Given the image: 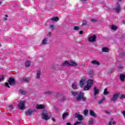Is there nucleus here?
<instances>
[{
    "label": "nucleus",
    "instance_id": "obj_1",
    "mask_svg": "<svg viewBox=\"0 0 125 125\" xmlns=\"http://www.w3.org/2000/svg\"><path fill=\"white\" fill-rule=\"evenodd\" d=\"M94 83V80L92 79H89L87 81L86 85L84 87V90H89L91 88V86Z\"/></svg>",
    "mask_w": 125,
    "mask_h": 125
},
{
    "label": "nucleus",
    "instance_id": "obj_2",
    "mask_svg": "<svg viewBox=\"0 0 125 125\" xmlns=\"http://www.w3.org/2000/svg\"><path fill=\"white\" fill-rule=\"evenodd\" d=\"M84 93L83 92H81L78 96L76 97V101L77 102H80L81 100H83V101H85L86 100V98L83 96Z\"/></svg>",
    "mask_w": 125,
    "mask_h": 125
},
{
    "label": "nucleus",
    "instance_id": "obj_3",
    "mask_svg": "<svg viewBox=\"0 0 125 125\" xmlns=\"http://www.w3.org/2000/svg\"><path fill=\"white\" fill-rule=\"evenodd\" d=\"M86 83V78L85 77H83L81 79L79 85L81 87H84L85 86V84Z\"/></svg>",
    "mask_w": 125,
    "mask_h": 125
},
{
    "label": "nucleus",
    "instance_id": "obj_4",
    "mask_svg": "<svg viewBox=\"0 0 125 125\" xmlns=\"http://www.w3.org/2000/svg\"><path fill=\"white\" fill-rule=\"evenodd\" d=\"M119 96H120V93H116L115 94H114L112 96V98L110 99V101L111 102H116V101L118 100Z\"/></svg>",
    "mask_w": 125,
    "mask_h": 125
},
{
    "label": "nucleus",
    "instance_id": "obj_5",
    "mask_svg": "<svg viewBox=\"0 0 125 125\" xmlns=\"http://www.w3.org/2000/svg\"><path fill=\"white\" fill-rule=\"evenodd\" d=\"M42 118L46 121L50 119V115H48L47 111H44L42 114Z\"/></svg>",
    "mask_w": 125,
    "mask_h": 125
},
{
    "label": "nucleus",
    "instance_id": "obj_6",
    "mask_svg": "<svg viewBox=\"0 0 125 125\" xmlns=\"http://www.w3.org/2000/svg\"><path fill=\"white\" fill-rule=\"evenodd\" d=\"M96 39H97V36L96 35H93L89 37L88 42H96Z\"/></svg>",
    "mask_w": 125,
    "mask_h": 125
},
{
    "label": "nucleus",
    "instance_id": "obj_7",
    "mask_svg": "<svg viewBox=\"0 0 125 125\" xmlns=\"http://www.w3.org/2000/svg\"><path fill=\"white\" fill-rule=\"evenodd\" d=\"M35 112V110L34 109H28L25 112V115L26 116H31V115H33L34 112Z\"/></svg>",
    "mask_w": 125,
    "mask_h": 125
},
{
    "label": "nucleus",
    "instance_id": "obj_8",
    "mask_svg": "<svg viewBox=\"0 0 125 125\" xmlns=\"http://www.w3.org/2000/svg\"><path fill=\"white\" fill-rule=\"evenodd\" d=\"M19 107L21 110L25 109V101H21L19 104Z\"/></svg>",
    "mask_w": 125,
    "mask_h": 125
},
{
    "label": "nucleus",
    "instance_id": "obj_9",
    "mask_svg": "<svg viewBox=\"0 0 125 125\" xmlns=\"http://www.w3.org/2000/svg\"><path fill=\"white\" fill-rule=\"evenodd\" d=\"M71 61H65L62 63V66L65 67V66H70Z\"/></svg>",
    "mask_w": 125,
    "mask_h": 125
},
{
    "label": "nucleus",
    "instance_id": "obj_10",
    "mask_svg": "<svg viewBox=\"0 0 125 125\" xmlns=\"http://www.w3.org/2000/svg\"><path fill=\"white\" fill-rule=\"evenodd\" d=\"M93 90H94L93 91L94 95L95 96H96V95L99 93V88H98V87L96 86H94L93 88Z\"/></svg>",
    "mask_w": 125,
    "mask_h": 125
},
{
    "label": "nucleus",
    "instance_id": "obj_11",
    "mask_svg": "<svg viewBox=\"0 0 125 125\" xmlns=\"http://www.w3.org/2000/svg\"><path fill=\"white\" fill-rule=\"evenodd\" d=\"M114 10L116 13H119V12L121 11V5H120L119 4H117L114 9Z\"/></svg>",
    "mask_w": 125,
    "mask_h": 125
},
{
    "label": "nucleus",
    "instance_id": "obj_12",
    "mask_svg": "<svg viewBox=\"0 0 125 125\" xmlns=\"http://www.w3.org/2000/svg\"><path fill=\"white\" fill-rule=\"evenodd\" d=\"M74 117H75V118H78L79 121H82V120L83 119V117L82 115L79 114L78 113L75 114L74 115Z\"/></svg>",
    "mask_w": 125,
    "mask_h": 125
},
{
    "label": "nucleus",
    "instance_id": "obj_13",
    "mask_svg": "<svg viewBox=\"0 0 125 125\" xmlns=\"http://www.w3.org/2000/svg\"><path fill=\"white\" fill-rule=\"evenodd\" d=\"M118 26L116 25L115 24H112L110 25V29L112 31H117L118 30Z\"/></svg>",
    "mask_w": 125,
    "mask_h": 125
},
{
    "label": "nucleus",
    "instance_id": "obj_14",
    "mask_svg": "<svg viewBox=\"0 0 125 125\" xmlns=\"http://www.w3.org/2000/svg\"><path fill=\"white\" fill-rule=\"evenodd\" d=\"M102 52H109L110 51V49L108 47H103L102 48Z\"/></svg>",
    "mask_w": 125,
    "mask_h": 125
},
{
    "label": "nucleus",
    "instance_id": "obj_15",
    "mask_svg": "<svg viewBox=\"0 0 125 125\" xmlns=\"http://www.w3.org/2000/svg\"><path fill=\"white\" fill-rule=\"evenodd\" d=\"M36 107V109H44L45 105L43 104H37Z\"/></svg>",
    "mask_w": 125,
    "mask_h": 125
},
{
    "label": "nucleus",
    "instance_id": "obj_16",
    "mask_svg": "<svg viewBox=\"0 0 125 125\" xmlns=\"http://www.w3.org/2000/svg\"><path fill=\"white\" fill-rule=\"evenodd\" d=\"M91 64H93V65H97V66H99V65H100V62H99V61H96V60L92 61L91 62Z\"/></svg>",
    "mask_w": 125,
    "mask_h": 125
},
{
    "label": "nucleus",
    "instance_id": "obj_17",
    "mask_svg": "<svg viewBox=\"0 0 125 125\" xmlns=\"http://www.w3.org/2000/svg\"><path fill=\"white\" fill-rule=\"evenodd\" d=\"M89 114L90 116H92V117H94L95 118L97 117V114H96V113H95V112H94L92 110H90Z\"/></svg>",
    "mask_w": 125,
    "mask_h": 125
},
{
    "label": "nucleus",
    "instance_id": "obj_18",
    "mask_svg": "<svg viewBox=\"0 0 125 125\" xmlns=\"http://www.w3.org/2000/svg\"><path fill=\"white\" fill-rule=\"evenodd\" d=\"M41 69H38L37 70V79H40V77H41Z\"/></svg>",
    "mask_w": 125,
    "mask_h": 125
},
{
    "label": "nucleus",
    "instance_id": "obj_19",
    "mask_svg": "<svg viewBox=\"0 0 125 125\" xmlns=\"http://www.w3.org/2000/svg\"><path fill=\"white\" fill-rule=\"evenodd\" d=\"M119 79L121 82H125V74H120L119 76Z\"/></svg>",
    "mask_w": 125,
    "mask_h": 125
},
{
    "label": "nucleus",
    "instance_id": "obj_20",
    "mask_svg": "<svg viewBox=\"0 0 125 125\" xmlns=\"http://www.w3.org/2000/svg\"><path fill=\"white\" fill-rule=\"evenodd\" d=\"M9 84H11V85L14 84V83H15V80H14V79L10 78L9 80Z\"/></svg>",
    "mask_w": 125,
    "mask_h": 125
},
{
    "label": "nucleus",
    "instance_id": "obj_21",
    "mask_svg": "<svg viewBox=\"0 0 125 125\" xmlns=\"http://www.w3.org/2000/svg\"><path fill=\"white\" fill-rule=\"evenodd\" d=\"M70 66H73V67H77V66H78V63L75 62L70 61Z\"/></svg>",
    "mask_w": 125,
    "mask_h": 125
},
{
    "label": "nucleus",
    "instance_id": "obj_22",
    "mask_svg": "<svg viewBox=\"0 0 125 125\" xmlns=\"http://www.w3.org/2000/svg\"><path fill=\"white\" fill-rule=\"evenodd\" d=\"M25 67H30L31 66V61H26L25 62Z\"/></svg>",
    "mask_w": 125,
    "mask_h": 125
},
{
    "label": "nucleus",
    "instance_id": "obj_23",
    "mask_svg": "<svg viewBox=\"0 0 125 125\" xmlns=\"http://www.w3.org/2000/svg\"><path fill=\"white\" fill-rule=\"evenodd\" d=\"M103 93L104 95H108L110 92H109V91H108V89H107V88H105L104 89Z\"/></svg>",
    "mask_w": 125,
    "mask_h": 125
},
{
    "label": "nucleus",
    "instance_id": "obj_24",
    "mask_svg": "<svg viewBox=\"0 0 125 125\" xmlns=\"http://www.w3.org/2000/svg\"><path fill=\"white\" fill-rule=\"evenodd\" d=\"M69 115V113H68V112H65L64 113H63V114L62 115V119L63 120H65V119H66V117Z\"/></svg>",
    "mask_w": 125,
    "mask_h": 125
},
{
    "label": "nucleus",
    "instance_id": "obj_25",
    "mask_svg": "<svg viewBox=\"0 0 125 125\" xmlns=\"http://www.w3.org/2000/svg\"><path fill=\"white\" fill-rule=\"evenodd\" d=\"M52 21H55L57 22V21H59V18L56 17L52 18Z\"/></svg>",
    "mask_w": 125,
    "mask_h": 125
},
{
    "label": "nucleus",
    "instance_id": "obj_26",
    "mask_svg": "<svg viewBox=\"0 0 125 125\" xmlns=\"http://www.w3.org/2000/svg\"><path fill=\"white\" fill-rule=\"evenodd\" d=\"M77 85L78 84H77V83H73L72 85V88H73V89H77Z\"/></svg>",
    "mask_w": 125,
    "mask_h": 125
},
{
    "label": "nucleus",
    "instance_id": "obj_27",
    "mask_svg": "<svg viewBox=\"0 0 125 125\" xmlns=\"http://www.w3.org/2000/svg\"><path fill=\"white\" fill-rule=\"evenodd\" d=\"M104 100H105V97H104L102 98V99L98 102V104H102V103H103V102H104Z\"/></svg>",
    "mask_w": 125,
    "mask_h": 125
},
{
    "label": "nucleus",
    "instance_id": "obj_28",
    "mask_svg": "<svg viewBox=\"0 0 125 125\" xmlns=\"http://www.w3.org/2000/svg\"><path fill=\"white\" fill-rule=\"evenodd\" d=\"M47 43V39H44L42 41V44H46Z\"/></svg>",
    "mask_w": 125,
    "mask_h": 125
},
{
    "label": "nucleus",
    "instance_id": "obj_29",
    "mask_svg": "<svg viewBox=\"0 0 125 125\" xmlns=\"http://www.w3.org/2000/svg\"><path fill=\"white\" fill-rule=\"evenodd\" d=\"M71 93L73 96H77L78 95V92L76 91H71Z\"/></svg>",
    "mask_w": 125,
    "mask_h": 125
},
{
    "label": "nucleus",
    "instance_id": "obj_30",
    "mask_svg": "<svg viewBox=\"0 0 125 125\" xmlns=\"http://www.w3.org/2000/svg\"><path fill=\"white\" fill-rule=\"evenodd\" d=\"M20 93H21V94H22V95H25V94H26V92L23 90H20Z\"/></svg>",
    "mask_w": 125,
    "mask_h": 125
},
{
    "label": "nucleus",
    "instance_id": "obj_31",
    "mask_svg": "<svg viewBox=\"0 0 125 125\" xmlns=\"http://www.w3.org/2000/svg\"><path fill=\"white\" fill-rule=\"evenodd\" d=\"M84 25H87V21L84 20L83 21L82 26H84Z\"/></svg>",
    "mask_w": 125,
    "mask_h": 125
},
{
    "label": "nucleus",
    "instance_id": "obj_32",
    "mask_svg": "<svg viewBox=\"0 0 125 125\" xmlns=\"http://www.w3.org/2000/svg\"><path fill=\"white\" fill-rule=\"evenodd\" d=\"M45 94H52V92L50 91H46L44 92Z\"/></svg>",
    "mask_w": 125,
    "mask_h": 125
},
{
    "label": "nucleus",
    "instance_id": "obj_33",
    "mask_svg": "<svg viewBox=\"0 0 125 125\" xmlns=\"http://www.w3.org/2000/svg\"><path fill=\"white\" fill-rule=\"evenodd\" d=\"M120 99H125V94H122L120 96Z\"/></svg>",
    "mask_w": 125,
    "mask_h": 125
},
{
    "label": "nucleus",
    "instance_id": "obj_34",
    "mask_svg": "<svg viewBox=\"0 0 125 125\" xmlns=\"http://www.w3.org/2000/svg\"><path fill=\"white\" fill-rule=\"evenodd\" d=\"M94 123V120L93 119H91L89 121V124L90 125H93Z\"/></svg>",
    "mask_w": 125,
    "mask_h": 125
},
{
    "label": "nucleus",
    "instance_id": "obj_35",
    "mask_svg": "<svg viewBox=\"0 0 125 125\" xmlns=\"http://www.w3.org/2000/svg\"><path fill=\"white\" fill-rule=\"evenodd\" d=\"M28 81H29V79L26 78H23L21 80V82H28Z\"/></svg>",
    "mask_w": 125,
    "mask_h": 125
},
{
    "label": "nucleus",
    "instance_id": "obj_36",
    "mask_svg": "<svg viewBox=\"0 0 125 125\" xmlns=\"http://www.w3.org/2000/svg\"><path fill=\"white\" fill-rule=\"evenodd\" d=\"M50 28L52 29V30H53V29H55V25H53V24H51L50 26Z\"/></svg>",
    "mask_w": 125,
    "mask_h": 125
},
{
    "label": "nucleus",
    "instance_id": "obj_37",
    "mask_svg": "<svg viewBox=\"0 0 125 125\" xmlns=\"http://www.w3.org/2000/svg\"><path fill=\"white\" fill-rule=\"evenodd\" d=\"M91 22H92L93 23H95V22L97 21V20L94 19H91Z\"/></svg>",
    "mask_w": 125,
    "mask_h": 125
},
{
    "label": "nucleus",
    "instance_id": "obj_38",
    "mask_svg": "<svg viewBox=\"0 0 125 125\" xmlns=\"http://www.w3.org/2000/svg\"><path fill=\"white\" fill-rule=\"evenodd\" d=\"M79 29H80V27H79V26H75L74 27V30H75V31H78V30H79Z\"/></svg>",
    "mask_w": 125,
    "mask_h": 125
},
{
    "label": "nucleus",
    "instance_id": "obj_39",
    "mask_svg": "<svg viewBox=\"0 0 125 125\" xmlns=\"http://www.w3.org/2000/svg\"><path fill=\"white\" fill-rule=\"evenodd\" d=\"M3 80H4V76H2L1 78H0V82H3Z\"/></svg>",
    "mask_w": 125,
    "mask_h": 125
},
{
    "label": "nucleus",
    "instance_id": "obj_40",
    "mask_svg": "<svg viewBox=\"0 0 125 125\" xmlns=\"http://www.w3.org/2000/svg\"><path fill=\"white\" fill-rule=\"evenodd\" d=\"M9 108L10 110H12V109H14V106L12 105H11L9 106Z\"/></svg>",
    "mask_w": 125,
    "mask_h": 125
},
{
    "label": "nucleus",
    "instance_id": "obj_41",
    "mask_svg": "<svg viewBox=\"0 0 125 125\" xmlns=\"http://www.w3.org/2000/svg\"><path fill=\"white\" fill-rule=\"evenodd\" d=\"M104 113H105V114H110V111H108L107 110L105 109L104 110Z\"/></svg>",
    "mask_w": 125,
    "mask_h": 125
},
{
    "label": "nucleus",
    "instance_id": "obj_42",
    "mask_svg": "<svg viewBox=\"0 0 125 125\" xmlns=\"http://www.w3.org/2000/svg\"><path fill=\"white\" fill-rule=\"evenodd\" d=\"M87 113H88V111L87 110L85 109L84 110V115H87Z\"/></svg>",
    "mask_w": 125,
    "mask_h": 125
},
{
    "label": "nucleus",
    "instance_id": "obj_43",
    "mask_svg": "<svg viewBox=\"0 0 125 125\" xmlns=\"http://www.w3.org/2000/svg\"><path fill=\"white\" fill-rule=\"evenodd\" d=\"M47 38H49L51 36V32H49L47 35Z\"/></svg>",
    "mask_w": 125,
    "mask_h": 125
},
{
    "label": "nucleus",
    "instance_id": "obj_44",
    "mask_svg": "<svg viewBox=\"0 0 125 125\" xmlns=\"http://www.w3.org/2000/svg\"><path fill=\"white\" fill-rule=\"evenodd\" d=\"M5 17H6V18H5L4 19V20H5V21H6V20H7V17H8V15H5Z\"/></svg>",
    "mask_w": 125,
    "mask_h": 125
},
{
    "label": "nucleus",
    "instance_id": "obj_45",
    "mask_svg": "<svg viewBox=\"0 0 125 125\" xmlns=\"http://www.w3.org/2000/svg\"><path fill=\"white\" fill-rule=\"evenodd\" d=\"M122 114H123V115L124 118H125V110H123V111H122Z\"/></svg>",
    "mask_w": 125,
    "mask_h": 125
},
{
    "label": "nucleus",
    "instance_id": "obj_46",
    "mask_svg": "<svg viewBox=\"0 0 125 125\" xmlns=\"http://www.w3.org/2000/svg\"><path fill=\"white\" fill-rule=\"evenodd\" d=\"M5 86H7V87H9V85L8 84V83H5Z\"/></svg>",
    "mask_w": 125,
    "mask_h": 125
},
{
    "label": "nucleus",
    "instance_id": "obj_47",
    "mask_svg": "<svg viewBox=\"0 0 125 125\" xmlns=\"http://www.w3.org/2000/svg\"><path fill=\"white\" fill-rule=\"evenodd\" d=\"M80 124H81V122H76L74 124V125H80Z\"/></svg>",
    "mask_w": 125,
    "mask_h": 125
},
{
    "label": "nucleus",
    "instance_id": "obj_48",
    "mask_svg": "<svg viewBox=\"0 0 125 125\" xmlns=\"http://www.w3.org/2000/svg\"><path fill=\"white\" fill-rule=\"evenodd\" d=\"M122 23H123V24H125V20H123L122 21Z\"/></svg>",
    "mask_w": 125,
    "mask_h": 125
},
{
    "label": "nucleus",
    "instance_id": "obj_49",
    "mask_svg": "<svg viewBox=\"0 0 125 125\" xmlns=\"http://www.w3.org/2000/svg\"><path fill=\"white\" fill-rule=\"evenodd\" d=\"M83 31H80V35H83Z\"/></svg>",
    "mask_w": 125,
    "mask_h": 125
},
{
    "label": "nucleus",
    "instance_id": "obj_50",
    "mask_svg": "<svg viewBox=\"0 0 125 125\" xmlns=\"http://www.w3.org/2000/svg\"><path fill=\"white\" fill-rule=\"evenodd\" d=\"M117 123L116 122H112V125H116Z\"/></svg>",
    "mask_w": 125,
    "mask_h": 125
},
{
    "label": "nucleus",
    "instance_id": "obj_51",
    "mask_svg": "<svg viewBox=\"0 0 125 125\" xmlns=\"http://www.w3.org/2000/svg\"><path fill=\"white\" fill-rule=\"evenodd\" d=\"M62 101H64V100H66V97H64V98L62 99Z\"/></svg>",
    "mask_w": 125,
    "mask_h": 125
},
{
    "label": "nucleus",
    "instance_id": "obj_52",
    "mask_svg": "<svg viewBox=\"0 0 125 125\" xmlns=\"http://www.w3.org/2000/svg\"><path fill=\"white\" fill-rule=\"evenodd\" d=\"M109 125H112V121L109 122Z\"/></svg>",
    "mask_w": 125,
    "mask_h": 125
},
{
    "label": "nucleus",
    "instance_id": "obj_53",
    "mask_svg": "<svg viewBox=\"0 0 125 125\" xmlns=\"http://www.w3.org/2000/svg\"><path fill=\"white\" fill-rule=\"evenodd\" d=\"M119 68H120L121 69H123V68H124V66H120Z\"/></svg>",
    "mask_w": 125,
    "mask_h": 125
},
{
    "label": "nucleus",
    "instance_id": "obj_54",
    "mask_svg": "<svg viewBox=\"0 0 125 125\" xmlns=\"http://www.w3.org/2000/svg\"><path fill=\"white\" fill-rule=\"evenodd\" d=\"M67 125H71V124L70 123H66Z\"/></svg>",
    "mask_w": 125,
    "mask_h": 125
},
{
    "label": "nucleus",
    "instance_id": "obj_55",
    "mask_svg": "<svg viewBox=\"0 0 125 125\" xmlns=\"http://www.w3.org/2000/svg\"><path fill=\"white\" fill-rule=\"evenodd\" d=\"M52 120L53 121V122H55V119L52 118Z\"/></svg>",
    "mask_w": 125,
    "mask_h": 125
},
{
    "label": "nucleus",
    "instance_id": "obj_56",
    "mask_svg": "<svg viewBox=\"0 0 125 125\" xmlns=\"http://www.w3.org/2000/svg\"><path fill=\"white\" fill-rule=\"evenodd\" d=\"M82 0V1H86V0Z\"/></svg>",
    "mask_w": 125,
    "mask_h": 125
},
{
    "label": "nucleus",
    "instance_id": "obj_57",
    "mask_svg": "<svg viewBox=\"0 0 125 125\" xmlns=\"http://www.w3.org/2000/svg\"><path fill=\"white\" fill-rule=\"evenodd\" d=\"M123 0H119V1H122Z\"/></svg>",
    "mask_w": 125,
    "mask_h": 125
},
{
    "label": "nucleus",
    "instance_id": "obj_58",
    "mask_svg": "<svg viewBox=\"0 0 125 125\" xmlns=\"http://www.w3.org/2000/svg\"><path fill=\"white\" fill-rule=\"evenodd\" d=\"M1 4V2H0V5Z\"/></svg>",
    "mask_w": 125,
    "mask_h": 125
},
{
    "label": "nucleus",
    "instance_id": "obj_59",
    "mask_svg": "<svg viewBox=\"0 0 125 125\" xmlns=\"http://www.w3.org/2000/svg\"><path fill=\"white\" fill-rule=\"evenodd\" d=\"M1 46V44L0 43V46Z\"/></svg>",
    "mask_w": 125,
    "mask_h": 125
}]
</instances>
